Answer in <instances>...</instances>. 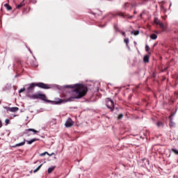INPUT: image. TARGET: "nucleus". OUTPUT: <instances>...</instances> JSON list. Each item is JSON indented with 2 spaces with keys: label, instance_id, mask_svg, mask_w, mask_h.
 <instances>
[{
  "label": "nucleus",
  "instance_id": "nucleus-15",
  "mask_svg": "<svg viewBox=\"0 0 178 178\" xmlns=\"http://www.w3.org/2000/svg\"><path fill=\"white\" fill-rule=\"evenodd\" d=\"M26 3H24V1L20 3V4L17 5V9H20V8H22V6H24Z\"/></svg>",
  "mask_w": 178,
  "mask_h": 178
},
{
  "label": "nucleus",
  "instance_id": "nucleus-2",
  "mask_svg": "<svg viewBox=\"0 0 178 178\" xmlns=\"http://www.w3.org/2000/svg\"><path fill=\"white\" fill-rule=\"evenodd\" d=\"M30 98L31 99H41L42 101H45L46 102H48V100L47 99V96L40 92L31 95Z\"/></svg>",
  "mask_w": 178,
  "mask_h": 178
},
{
  "label": "nucleus",
  "instance_id": "nucleus-36",
  "mask_svg": "<svg viewBox=\"0 0 178 178\" xmlns=\"http://www.w3.org/2000/svg\"><path fill=\"white\" fill-rule=\"evenodd\" d=\"M140 88V86H136V88Z\"/></svg>",
  "mask_w": 178,
  "mask_h": 178
},
{
  "label": "nucleus",
  "instance_id": "nucleus-29",
  "mask_svg": "<svg viewBox=\"0 0 178 178\" xmlns=\"http://www.w3.org/2000/svg\"><path fill=\"white\" fill-rule=\"evenodd\" d=\"M24 91H26V88H23L20 89L19 92H24Z\"/></svg>",
  "mask_w": 178,
  "mask_h": 178
},
{
  "label": "nucleus",
  "instance_id": "nucleus-32",
  "mask_svg": "<svg viewBox=\"0 0 178 178\" xmlns=\"http://www.w3.org/2000/svg\"><path fill=\"white\" fill-rule=\"evenodd\" d=\"M3 124H2V121L0 120V129L2 127Z\"/></svg>",
  "mask_w": 178,
  "mask_h": 178
},
{
  "label": "nucleus",
  "instance_id": "nucleus-10",
  "mask_svg": "<svg viewBox=\"0 0 178 178\" xmlns=\"http://www.w3.org/2000/svg\"><path fill=\"white\" fill-rule=\"evenodd\" d=\"M6 109L9 112H17V111H19V107H6Z\"/></svg>",
  "mask_w": 178,
  "mask_h": 178
},
{
  "label": "nucleus",
  "instance_id": "nucleus-20",
  "mask_svg": "<svg viewBox=\"0 0 178 178\" xmlns=\"http://www.w3.org/2000/svg\"><path fill=\"white\" fill-rule=\"evenodd\" d=\"M156 126L159 127H163V123L161 121H159L157 123H156Z\"/></svg>",
  "mask_w": 178,
  "mask_h": 178
},
{
  "label": "nucleus",
  "instance_id": "nucleus-40",
  "mask_svg": "<svg viewBox=\"0 0 178 178\" xmlns=\"http://www.w3.org/2000/svg\"><path fill=\"white\" fill-rule=\"evenodd\" d=\"M143 1H148V0H143Z\"/></svg>",
  "mask_w": 178,
  "mask_h": 178
},
{
  "label": "nucleus",
  "instance_id": "nucleus-17",
  "mask_svg": "<svg viewBox=\"0 0 178 178\" xmlns=\"http://www.w3.org/2000/svg\"><path fill=\"white\" fill-rule=\"evenodd\" d=\"M5 8H6L7 10H12V6H9V4H4Z\"/></svg>",
  "mask_w": 178,
  "mask_h": 178
},
{
  "label": "nucleus",
  "instance_id": "nucleus-25",
  "mask_svg": "<svg viewBox=\"0 0 178 178\" xmlns=\"http://www.w3.org/2000/svg\"><path fill=\"white\" fill-rule=\"evenodd\" d=\"M5 123H6V126H8V124H9V123H10V120L9 119H6L5 120Z\"/></svg>",
  "mask_w": 178,
  "mask_h": 178
},
{
  "label": "nucleus",
  "instance_id": "nucleus-6",
  "mask_svg": "<svg viewBox=\"0 0 178 178\" xmlns=\"http://www.w3.org/2000/svg\"><path fill=\"white\" fill-rule=\"evenodd\" d=\"M35 86H36V87H38L39 88H42L43 90H49V88H51L50 85L46 84L42 82L36 83Z\"/></svg>",
  "mask_w": 178,
  "mask_h": 178
},
{
  "label": "nucleus",
  "instance_id": "nucleus-26",
  "mask_svg": "<svg viewBox=\"0 0 178 178\" xmlns=\"http://www.w3.org/2000/svg\"><path fill=\"white\" fill-rule=\"evenodd\" d=\"M123 8H124V9H126V8H129V2H126V3L124 4Z\"/></svg>",
  "mask_w": 178,
  "mask_h": 178
},
{
  "label": "nucleus",
  "instance_id": "nucleus-7",
  "mask_svg": "<svg viewBox=\"0 0 178 178\" xmlns=\"http://www.w3.org/2000/svg\"><path fill=\"white\" fill-rule=\"evenodd\" d=\"M118 16H120L121 17H123V19H133V16L129 15V14H126L124 13H118L117 14Z\"/></svg>",
  "mask_w": 178,
  "mask_h": 178
},
{
  "label": "nucleus",
  "instance_id": "nucleus-21",
  "mask_svg": "<svg viewBox=\"0 0 178 178\" xmlns=\"http://www.w3.org/2000/svg\"><path fill=\"white\" fill-rule=\"evenodd\" d=\"M42 166V164H40L35 170H33V173H37L40 169H41V167Z\"/></svg>",
  "mask_w": 178,
  "mask_h": 178
},
{
  "label": "nucleus",
  "instance_id": "nucleus-23",
  "mask_svg": "<svg viewBox=\"0 0 178 178\" xmlns=\"http://www.w3.org/2000/svg\"><path fill=\"white\" fill-rule=\"evenodd\" d=\"M124 42H125L127 47H129V38H125Z\"/></svg>",
  "mask_w": 178,
  "mask_h": 178
},
{
  "label": "nucleus",
  "instance_id": "nucleus-5",
  "mask_svg": "<svg viewBox=\"0 0 178 178\" xmlns=\"http://www.w3.org/2000/svg\"><path fill=\"white\" fill-rule=\"evenodd\" d=\"M106 105L107 108L111 111V112L115 109V103L112 99H110L109 98L107 99Z\"/></svg>",
  "mask_w": 178,
  "mask_h": 178
},
{
  "label": "nucleus",
  "instance_id": "nucleus-19",
  "mask_svg": "<svg viewBox=\"0 0 178 178\" xmlns=\"http://www.w3.org/2000/svg\"><path fill=\"white\" fill-rule=\"evenodd\" d=\"M131 34H134L135 35H138V34H140V31H132L131 32Z\"/></svg>",
  "mask_w": 178,
  "mask_h": 178
},
{
  "label": "nucleus",
  "instance_id": "nucleus-1",
  "mask_svg": "<svg viewBox=\"0 0 178 178\" xmlns=\"http://www.w3.org/2000/svg\"><path fill=\"white\" fill-rule=\"evenodd\" d=\"M66 88H73V91L75 93L74 97H71L67 99L62 100L60 99L58 102H56V104H62V102H72L73 99H79L83 98L87 94L88 89L85 85L83 84H75L74 86H67Z\"/></svg>",
  "mask_w": 178,
  "mask_h": 178
},
{
  "label": "nucleus",
  "instance_id": "nucleus-4",
  "mask_svg": "<svg viewBox=\"0 0 178 178\" xmlns=\"http://www.w3.org/2000/svg\"><path fill=\"white\" fill-rule=\"evenodd\" d=\"M35 84H36V83H32L25 86L26 87H27L26 91H27L28 94H30V92H34V90H35V87H37V86Z\"/></svg>",
  "mask_w": 178,
  "mask_h": 178
},
{
  "label": "nucleus",
  "instance_id": "nucleus-33",
  "mask_svg": "<svg viewBox=\"0 0 178 178\" xmlns=\"http://www.w3.org/2000/svg\"><path fill=\"white\" fill-rule=\"evenodd\" d=\"M19 66H22V61H18Z\"/></svg>",
  "mask_w": 178,
  "mask_h": 178
},
{
  "label": "nucleus",
  "instance_id": "nucleus-24",
  "mask_svg": "<svg viewBox=\"0 0 178 178\" xmlns=\"http://www.w3.org/2000/svg\"><path fill=\"white\" fill-rule=\"evenodd\" d=\"M171 151H172L174 152V154H175V155H178V150L176 149H172Z\"/></svg>",
  "mask_w": 178,
  "mask_h": 178
},
{
  "label": "nucleus",
  "instance_id": "nucleus-34",
  "mask_svg": "<svg viewBox=\"0 0 178 178\" xmlns=\"http://www.w3.org/2000/svg\"><path fill=\"white\" fill-rule=\"evenodd\" d=\"M122 35H123L124 37H126V33H125V32H122Z\"/></svg>",
  "mask_w": 178,
  "mask_h": 178
},
{
  "label": "nucleus",
  "instance_id": "nucleus-35",
  "mask_svg": "<svg viewBox=\"0 0 178 178\" xmlns=\"http://www.w3.org/2000/svg\"><path fill=\"white\" fill-rule=\"evenodd\" d=\"M34 3H37V0H33Z\"/></svg>",
  "mask_w": 178,
  "mask_h": 178
},
{
  "label": "nucleus",
  "instance_id": "nucleus-28",
  "mask_svg": "<svg viewBox=\"0 0 178 178\" xmlns=\"http://www.w3.org/2000/svg\"><path fill=\"white\" fill-rule=\"evenodd\" d=\"M118 119L120 120V119H123V114L121 113L118 115Z\"/></svg>",
  "mask_w": 178,
  "mask_h": 178
},
{
  "label": "nucleus",
  "instance_id": "nucleus-31",
  "mask_svg": "<svg viewBox=\"0 0 178 178\" xmlns=\"http://www.w3.org/2000/svg\"><path fill=\"white\" fill-rule=\"evenodd\" d=\"M33 67H37L38 66L37 64H31Z\"/></svg>",
  "mask_w": 178,
  "mask_h": 178
},
{
  "label": "nucleus",
  "instance_id": "nucleus-9",
  "mask_svg": "<svg viewBox=\"0 0 178 178\" xmlns=\"http://www.w3.org/2000/svg\"><path fill=\"white\" fill-rule=\"evenodd\" d=\"M173 116H175V113H172L169 116V120H170V127H173L175 126V122L172 121Z\"/></svg>",
  "mask_w": 178,
  "mask_h": 178
},
{
  "label": "nucleus",
  "instance_id": "nucleus-8",
  "mask_svg": "<svg viewBox=\"0 0 178 178\" xmlns=\"http://www.w3.org/2000/svg\"><path fill=\"white\" fill-rule=\"evenodd\" d=\"M74 124V122L72 120V118H69L65 123V127H72Z\"/></svg>",
  "mask_w": 178,
  "mask_h": 178
},
{
  "label": "nucleus",
  "instance_id": "nucleus-11",
  "mask_svg": "<svg viewBox=\"0 0 178 178\" xmlns=\"http://www.w3.org/2000/svg\"><path fill=\"white\" fill-rule=\"evenodd\" d=\"M26 144V140H24V142L16 144L15 145L12 146L13 148H16V147H22Z\"/></svg>",
  "mask_w": 178,
  "mask_h": 178
},
{
  "label": "nucleus",
  "instance_id": "nucleus-39",
  "mask_svg": "<svg viewBox=\"0 0 178 178\" xmlns=\"http://www.w3.org/2000/svg\"><path fill=\"white\" fill-rule=\"evenodd\" d=\"M134 13L136 14V13H137L136 11H134Z\"/></svg>",
  "mask_w": 178,
  "mask_h": 178
},
{
  "label": "nucleus",
  "instance_id": "nucleus-37",
  "mask_svg": "<svg viewBox=\"0 0 178 178\" xmlns=\"http://www.w3.org/2000/svg\"><path fill=\"white\" fill-rule=\"evenodd\" d=\"M153 77H155V74H153Z\"/></svg>",
  "mask_w": 178,
  "mask_h": 178
},
{
  "label": "nucleus",
  "instance_id": "nucleus-30",
  "mask_svg": "<svg viewBox=\"0 0 178 178\" xmlns=\"http://www.w3.org/2000/svg\"><path fill=\"white\" fill-rule=\"evenodd\" d=\"M114 29H115V31H119V29H118V25H115Z\"/></svg>",
  "mask_w": 178,
  "mask_h": 178
},
{
  "label": "nucleus",
  "instance_id": "nucleus-13",
  "mask_svg": "<svg viewBox=\"0 0 178 178\" xmlns=\"http://www.w3.org/2000/svg\"><path fill=\"white\" fill-rule=\"evenodd\" d=\"M26 133L28 134L29 131H33V134H36V133H38V131L34 129H28L26 130Z\"/></svg>",
  "mask_w": 178,
  "mask_h": 178
},
{
  "label": "nucleus",
  "instance_id": "nucleus-12",
  "mask_svg": "<svg viewBox=\"0 0 178 178\" xmlns=\"http://www.w3.org/2000/svg\"><path fill=\"white\" fill-rule=\"evenodd\" d=\"M143 62H145V63H149V56L145 55L143 58Z\"/></svg>",
  "mask_w": 178,
  "mask_h": 178
},
{
  "label": "nucleus",
  "instance_id": "nucleus-27",
  "mask_svg": "<svg viewBox=\"0 0 178 178\" xmlns=\"http://www.w3.org/2000/svg\"><path fill=\"white\" fill-rule=\"evenodd\" d=\"M145 51L147 52H148L149 51V46H148V44H146V46H145Z\"/></svg>",
  "mask_w": 178,
  "mask_h": 178
},
{
  "label": "nucleus",
  "instance_id": "nucleus-22",
  "mask_svg": "<svg viewBox=\"0 0 178 178\" xmlns=\"http://www.w3.org/2000/svg\"><path fill=\"white\" fill-rule=\"evenodd\" d=\"M45 154H47V155H49V156H52V155H54V153H51V154H49L48 152H45L44 153L41 154L40 156H44V155H45Z\"/></svg>",
  "mask_w": 178,
  "mask_h": 178
},
{
  "label": "nucleus",
  "instance_id": "nucleus-18",
  "mask_svg": "<svg viewBox=\"0 0 178 178\" xmlns=\"http://www.w3.org/2000/svg\"><path fill=\"white\" fill-rule=\"evenodd\" d=\"M55 170V166L51 167L48 169L47 172L48 173H52V172H54V170Z\"/></svg>",
  "mask_w": 178,
  "mask_h": 178
},
{
  "label": "nucleus",
  "instance_id": "nucleus-16",
  "mask_svg": "<svg viewBox=\"0 0 178 178\" xmlns=\"http://www.w3.org/2000/svg\"><path fill=\"white\" fill-rule=\"evenodd\" d=\"M150 38H151V40H156L158 38V35H156V34H155V33H152L150 35Z\"/></svg>",
  "mask_w": 178,
  "mask_h": 178
},
{
  "label": "nucleus",
  "instance_id": "nucleus-3",
  "mask_svg": "<svg viewBox=\"0 0 178 178\" xmlns=\"http://www.w3.org/2000/svg\"><path fill=\"white\" fill-rule=\"evenodd\" d=\"M154 24L157 26H159L160 29H161L162 31H166L168 29V25L164 24L163 23L161 22L158 17L154 18Z\"/></svg>",
  "mask_w": 178,
  "mask_h": 178
},
{
  "label": "nucleus",
  "instance_id": "nucleus-14",
  "mask_svg": "<svg viewBox=\"0 0 178 178\" xmlns=\"http://www.w3.org/2000/svg\"><path fill=\"white\" fill-rule=\"evenodd\" d=\"M39 139L33 138L31 140H26L27 144L31 145L32 143H35V141H38Z\"/></svg>",
  "mask_w": 178,
  "mask_h": 178
},
{
  "label": "nucleus",
  "instance_id": "nucleus-38",
  "mask_svg": "<svg viewBox=\"0 0 178 178\" xmlns=\"http://www.w3.org/2000/svg\"><path fill=\"white\" fill-rule=\"evenodd\" d=\"M100 27H104V26H102V25H100Z\"/></svg>",
  "mask_w": 178,
  "mask_h": 178
}]
</instances>
